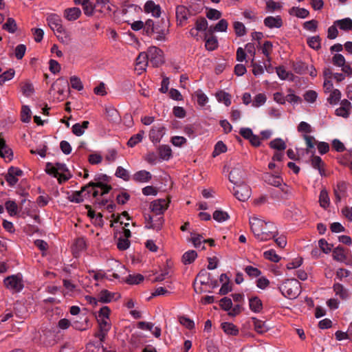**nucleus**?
Returning a JSON list of instances; mask_svg holds the SVG:
<instances>
[{"label": "nucleus", "instance_id": "nucleus-63", "mask_svg": "<svg viewBox=\"0 0 352 352\" xmlns=\"http://www.w3.org/2000/svg\"><path fill=\"white\" fill-rule=\"evenodd\" d=\"M21 120L23 122L28 123L30 121L31 110L27 105H23L21 109Z\"/></svg>", "mask_w": 352, "mask_h": 352}, {"label": "nucleus", "instance_id": "nucleus-8", "mask_svg": "<svg viewBox=\"0 0 352 352\" xmlns=\"http://www.w3.org/2000/svg\"><path fill=\"white\" fill-rule=\"evenodd\" d=\"M146 54L148 59L155 67H158L164 62L162 50L155 46L150 47Z\"/></svg>", "mask_w": 352, "mask_h": 352}, {"label": "nucleus", "instance_id": "nucleus-15", "mask_svg": "<svg viewBox=\"0 0 352 352\" xmlns=\"http://www.w3.org/2000/svg\"><path fill=\"white\" fill-rule=\"evenodd\" d=\"M168 203L164 199L153 201L151 204V210L157 215L162 214L167 209Z\"/></svg>", "mask_w": 352, "mask_h": 352}, {"label": "nucleus", "instance_id": "nucleus-12", "mask_svg": "<svg viewBox=\"0 0 352 352\" xmlns=\"http://www.w3.org/2000/svg\"><path fill=\"white\" fill-rule=\"evenodd\" d=\"M144 11L151 14L153 17L158 18L161 15V8L153 1H147L144 6Z\"/></svg>", "mask_w": 352, "mask_h": 352}, {"label": "nucleus", "instance_id": "nucleus-48", "mask_svg": "<svg viewBox=\"0 0 352 352\" xmlns=\"http://www.w3.org/2000/svg\"><path fill=\"white\" fill-rule=\"evenodd\" d=\"M341 96L340 91L338 89H334L331 91L328 98V101L331 104H336L340 101Z\"/></svg>", "mask_w": 352, "mask_h": 352}, {"label": "nucleus", "instance_id": "nucleus-28", "mask_svg": "<svg viewBox=\"0 0 352 352\" xmlns=\"http://www.w3.org/2000/svg\"><path fill=\"white\" fill-rule=\"evenodd\" d=\"M221 328L226 334L230 336H236L239 332L237 327L231 322H223L221 324Z\"/></svg>", "mask_w": 352, "mask_h": 352}, {"label": "nucleus", "instance_id": "nucleus-4", "mask_svg": "<svg viewBox=\"0 0 352 352\" xmlns=\"http://www.w3.org/2000/svg\"><path fill=\"white\" fill-rule=\"evenodd\" d=\"M279 289L282 294L289 299L296 298L301 292L300 283L295 278L286 280Z\"/></svg>", "mask_w": 352, "mask_h": 352}, {"label": "nucleus", "instance_id": "nucleus-44", "mask_svg": "<svg viewBox=\"0 0 352 352\" xmlns=\"http://www.w3.org/2000/svg\"><path fill=\"white\" fill-rule=\"evenodd\" d=\"M228 26V23L226 19H221L215 26L210 27V31L211 32H225L227 31Z\"/></svg>", "mask_w": 352, "mask_h": 352}, {"label": "nucleus", "instance_id": "nucleus-62", "mask_svg": "<svg viewBox=\"0 0 352 352\" xmlns=\"http://www.w3.org/2000/svg\"><path fill=\"white\" fill-rule=\"evenodd\" d=\"M276 73L278 76L281 80H291L292 74L289 72H287L283 67H276Z\"/></svg>", "mask_w": 352, "mask_h": 352}, {"label": "nucleus", "instance_id": "nucleus-55", "mask_svg": "<svg viewBox=\"0 0 352 352\" xmlns=\"http://www.w3.org/2000/svg\"><path fill=\"white\" fill-rule=\"evenodd\" d=\"M228 218V214L223 210H215L213 213V219L219 223L226 221Z\"/></svg>", "mask_w": 352, "mask_h": 352}, {"label": "nucleus", "instance_id": "nucleus-17", "mask_svg": "<svg viewBox=\"0 0 352 352\" xmlns=\"http://www.w3.org/2000/svg\"><path fill=\"white\" fill-rule=\"evenodd\" d=\"M245 175L244 170L240 166L234 167L230 173L229 179L234 185L243 182L241 179Z\"/></svg>", "mask_w": 352, "mask_h": 352}, {"label": "nucleus", "instance_id": "nucleus-54", "mask_svg": "<svg viewBox=\"0 0 352 352\" xmlns=\"http://www.w3.org/2000/svg\"><path fill=\"white\" fill-rule=\"evenodd\" d=\"M3 28L10 33H14L17 29V25L16 21L12 18H8Z\"/></svg>", "mask_w": 352, "mask_h": 352}, {"label": "nucleus", "instance_id": "nucleus-23", "mask_svg": "<svg viewBox=\"0 0 352 352\" xmlns=\"http://www.w3.org/2000/svg\"><path fill=\"white\" fill-rule=\"evenodd\" d=\"M80 14V10L76 7L66 9L64 12L65 17L68 21H75L78 19Z\"/></svg>", "mask_w": 352, "mask_h": 352}, {"label": "nucleus", "instance_id": "nucleus-27", "mask_svg": "<svg viewBox=\"0 0 352 352\" xmlns=\"http://www.w3.org/2000/svg\"><path fill=\"white\" fill-rule=\"evenodd\" d=\"M335 25L342 30L349 31L352 30V19L350 18H344L334 21Z\"/></svg>", "mask_w": 352, "mask_h": 352}, {"label": "nucleus", "instance_id": "nucleus-11", "mask_svg": "<svg viewBox=\"0 0 352 352\" xmlns=\"http://www.w3.org/2000/svg\"><path fill=\"white\" fill-rule=\"evenodd\" d=\"M111 265L115 269L112 268L111 270L109 271V272H112L111 274L107 275V277H109V278H111V277L116 279L120 278L122 275L126 274V269L123 265H122L118 261H112Z\"/></svg>", "mask_w": 352, "mask_h": 352}, {"label": "nucleus", "instance_id": "nucleus-13", "mask_svg": "<svg viewBox=\"0 0 352 352\" xmlns=\"http://www.w3.org/2000/svg\"><path fill=\"white\" fill-rule=\"evenodd\" d=\"M148 56L145 52H141L136 58L135 70L138 74H142L148 65Z\"/></svg>", "mask_w": 352, "mask_h": 352}, {"label": "nucleus", "instance_id": "nucleus-50", "mask_svg": "<svg viewBox=\"0 0 352 352\" xmlns=\"http://www.w3.org/2000/svg\"><path fill=\"white\" fill-rule=\"evenodd\" d=\"M307 44L314 50H318L321 47V39L319 36H314L307 38Z\"/></svg>", "mask_w": 352, "mask_h": 352}, {"label": "nucleus", "instance_id": "nucleus-22", "mask_svg": "<svg viewBox=\"0 0 352 352\" xmlns=\"http://www.w3.org/2000/svg\"><path fill=\"white\" fill-rule=\"evenodd\" d=\"M152 176L151 174L145 170H142L136 172L132 177L133 181L140 183L148 182Z\"/></svg>", "mask_w": 352, "mask_h": 352}, {"label": "nucleus", "instance_id": "nucleus-57", "mask_svg": "<svg viewBox=\"0 0 352 352\" xmlns=\"http://www.w3.org/2000/svg\"><path fill=\"white\" fill-rule=\"evenodd\" d=\"M98 6L96 3L92 2L89 0H87V2L84 3L83 6V10L84 13L87 16H91L94 13V10L95 8Z\"/></svg>", "mask_w": 352, "mask_h": 352}, {"label": "nucleus", "instance_id": "nucleus-25", "mask_svg": "<svg viewBox=\"0 0 352 352\" xmlns=\"http://www.w3.org/2000/svg\"><path fill=\"white\" fill-rule=\"evenodd\" d=\"M263 1L265 3V10L268 12L272 13L282 9L281 3L274 0H263Z\"/></svg>", "mask_w": 352, "mask_h": 352}, {"label": "nucleus", "instance_id": "nucleus-6", "mask_svg": "<svg viewBox=\"0 0 352 352\" xmlns=\"http://www.w3.org/2000/svg\"><path fill=\"white\" fill-rule=\"evenodd\" d=\"M111 188V186L99 182L97 184L90 183L83 187V190H87L88 194L91 193L94 197H96L98 195L102 196L108 193Z\"/></svg>", "mask_w": 352, "mask_h": 352}, {"label": "nucleus", "instance_id": "nucleus-5", "mask_svg": "<svg viewBox=\"0 0 352 352\" xmlns=\"http://www.w3.org/2000/svg\"><path fill=\"white\" fill-rule=\"evenodd\" d=\"M4 285L12 292H19L24 287L23 276L21 274L9 276L4 279Z\"/></svg>", "mask_w": 352, "mask_h": 352}, {"label": "nucleus", "instance_id": "nucleus-47", "mask_svg": "<svg viewBox=\"0 0 352 352\" xmlns=\"http://www.w3.org/2000/svg\"><path fill=\"white\" fill-rule=\"evenodd\" d=\"M144 135V131H141L139 133H138L137 134L131 136L127 142V145L129 147L135 146L137 144L142 142Z\"/></svg>", "mask_w": 352, "mask_h": 352}, {"label": "nucleus", "instance_id": "nucleus-49", "mask_svg": "<svg viewBox=\"0 0 352 352\" xmlns=\"http://www.w3.org/2000/svg\"><path fill=\"white\" fill-rule=\"evenodd\" d=\"M113 295L107 290H102L98 294V300L104 303L109 302L113 298Z\"/></svg>", "mask_w": 352, "mask_h": 352}, {"label": "nucleus", "instance_id": "nucleus-36", "mask_svg": "<svg viewBox=\"0 0 352 352\" xmlns=\"http://www.w3.org/2000/svg\"><path fill=\"white\" fill-rule=\"evenodd\" d=\"M303 138L307 146L306 152L307 153H311V154H314V147L316 144V140L314 137L309 135H303Z\"/></svg>", "mask_w": 352, "mask_h": 352}, {"label": "nucleus", "instance_id": "nucleus-38", "mask_svg": "<svg viewBox=\"0 0 352 352\" xmlns=\"http://www.w3.org/2000/svg\"><path fill=\"white\" fill-rule=\"evenodd\" d=\"M215 96L218 102H223L227 107L231 104V96L228 93L220 91Z\"/></svg>", "mask_w": 352, "mask_h": 352}, {"label": "nucleus", "instance_id": "nucleus-32", "mask_svg": "<svg viewBox=\"0 0 352 352\" xmlns=\"http://www.w3.org/2000/svg\"><path fill=\"white\" fill-rule=\"evenodd\" d=\"M158 152L160 158L162 160L167 161L172 157V150L168 145H161L158 148Z\"/></svg>", "mask_w": 352, "mask_h": 352}, {"label": "nucleus", "instance_id": "nucleus-21", "mask_svg": "<svg viewBox=\"0 0 352 352\" xmlns=\"http://www.w3.org/2000/svg\"><path fill=\"white\" fill-rule=\"evenodd\" d=\"M63 284L64 288L66 290L65 295L74 296L76 294L79 293V289L77 288V286L72 280L68 279H63Z\"/></svg>", "mask_w": 352, "mask_h": 352}, {"label": "nucleus", "instance_id": "nucleus-43", "mask_svg": "<svg viewBox=\"0 0 352 352\" xmlns=\"http://www.w3.org/2000/svg\"><path fill=\"white\" fill-rule=\"evenodd\" d=\"M333 257L335 260L343 262L346 260L344 250L341 247H337L333 250Z\"/></svg>", "mask_w": 352, "mask_h": 352}, {"label": "nucleus", "instance_id": "nucleus-3", "mask_svg": "<svg viewBox=\"0 0 352 352\" xmlns=\"http://www.w3.org/2000/svg\"><path fill=\"white\" fill-rule=\"evenodd\" d=\"M45 171L47 174L58 178L59 183H62L68 180L71 175L68 171V168L64 164H53L48 162L46 164Z\"/></svg>", "mask_w": 352, "mask_h": 352}, {"label": "nucleus", "instance_id": "nucleus-33", "mask_svg": "<svg viewBox=\"0 0 352 352\" xmlns=\"http://www.w3.org/2000/svg\"><path fill=\"white\" fill-rule=\"evenodd\" d=\"M311 164L313 168L318 170L321 175H324V171L322 168L324 166V162H322L321 157L319 156H315L314 154H311Z\"/></svg>", "mask_w": 352, "mask_h": 352}, {"label": "nucleus", "instance_id": "nucleus-39", "mask_svg": "<svg viewBox=\"0 0 352 352\" xmlns=\"http://www.w3.org/2000/svg\"><path fill=\"white\" fill-rule=\"evenodd\" d=\"M188 10L184 6H178L176 8V16L180 22L185 21L188 19Z\"/></svg>", "mask_w": 352, "mask_h": 352}, {"label": "nucleus", "instance_id": "nucleus-41", "mask_svg": "<svg viewBox=\"0 0 352 352\" xmlns=\"http://www.w3.org/2000/svg\"><path fill=\"white\" fill-rule=\"evenodd\" d=\"M333 291L337 296H339L342 299H346L349 296L348 291L340 283L334 284Z\"/></svg>", "mask_w": 352, "mask_h": 352}, {"label": "nucleus", "instance_id": "nucleus-14", "mask_svg": "<svg viewBox=\"0 0 352 352\" xmlns=\"http://www.w3.org/2000/svg\"><path fill=\"white\" fill-rule=\"evenodd\" d=\"M63 82L64 86L67 85V81L63 78H60L57 80V81L54 83L52 85V88L50 90V94H52L54 96H55L56 94L58 95V96L56 97V98L59 100H62L63 99V97H62L64 94L65 89L63 87H62L61 85L59 84V82Z\"/></svg>", "mask_w": 352, "mask_h": 352}, {"label": "nucleus", "instance_id": "nucleus-2", "mask_svg": "<svg viewBox=\"0 0 352 352\" xmlns=\"http://www.w3.org/2000/svg\"><path fill=\"white\" fill-rule=\"evenodd\" d=\"M144 31L148 36L158 41H166L169 34L168 27L164 23H155L151 19L146 21Z\"/></svg>", "mask_w": 352, "mask_h": 352}, {"label": "nucleus", "instance_id": "nucleus-1", "mask_svg": "<svg viewBox=\"0 0 352 352\" xmlns=\"http://www.w3.org/2000/svg\"><path fill=\"white\" fill-rule=\"evenodd\" d=\"M249 221L252 232L260 241L270 240L278 234L276 227L272 222H265L256 216L250 217Z\"/></svg>", "mask_w": 352, "mask_h": 352}, {"label": "nucleus", "instance_id": "nucleus-61", "mask_svg": "<svg viewBox=\"0 0 352 352\" xmlns=\"http://www.w3.org/2000/svg\"><path fill=\"white\" fill-rule=\"evenodd\" d=\"M206 48L209 51L215 50L218 46V41L215 36H210L206 40Z\"/></svg>", "mask_w": 352, "mask_h": 352}, {"label": "nucleus", "instance_id": "nucleus-42", "mask_svg": "<svg viewBox=\"0 0 352 352\" xmlns=\"http://www.w3.org/2000/svg\"><path fill=\"white\" fill-rule=\"evenodd\" d=\"M47 21L52 30L56 29L57 31L62 30V26L60 23V21L58 16L51 15L47 18Z\"/></svg>", "mask_w": 352, "mask_h": 352}, {"label": "nucleus", "instance_id": "nucleus-20", "mask_svg": "<svg viewBox=\"0 0 352 352\" xmlns=\"http://www.w3.org/2000/svg\"><path fill=\"white\" fill-rule=\"evenodd\" d=\"M351 107V102L347 100H343L341 102V107L336 109V114L338 116H340L346 118L349 116L350 109Z\"/></svg>", "mask_w": 352, "mask_h": 352}, {"label": "nucleus", "instance_id": "nucleus-60", "mask_svg": "<svg viewBox=\"0 0 352 352\" xmlns=\"http://www.w3.org/2000/svg\"><path fill=\"white\" fill-rule=\"evenodd\" d=\"M298 131L303 135H308L312 132V128L309 124L306 122H300L298 126Z\"/></svg>", "mask_w": 352, "mask_h": 352}, {"label": "nucleus", "instance_id": "nucleus-19", "mask_svg": "<svg viewBox=\"0 0 352 352\" xmlns=\"http://www.w3.org/2000/svg\"><path fill=\"white\" fill-rule=\"evenodd\" d=\"M164 223V219L161 216L150 217L146 227L147 228H152L156 230H160L162 228Z\"/></svg>", "mask_w": 352, "mask_h": 352}, {"label": "nucleus", "instance_id": "nucleus-59", "mask_svg": "<svg viewBox=\"0 0 352 352\" xmlns=\"http://www.w3.org/2000/svg\"><path fill=\"white\" fill-rule=\"evenodd\" d=\"M15 72L10 69L0 75V85L4 84L6 81L12 79L14 76Z\"/></svg>", "mask_w": 352, "mask_h": 352}, {"label": "nucleus", "instance_id": "nucleus-51", "mask_svg": "<svg viewBox=\"0 0 352 352\" xmlns=\"http://www.w3.org/2000/svg\"><path fill=\"white\" fill-rule=\"evenodd\" d=\"M252 320L254 322V330L256 332L259 333H263L266 331L267 327H265V322L260 320L256 318H252Z\"/></svg>", "mask_w": 352, "mask_h": 352}, {"label": "nucleus", "instance_id": "nucleus-26", "mask_svg": "<svg viewBox=\"0 0 352 352\" xmlns=\"http://www.w3.org/2000/svg\"><path fill=\"white\" fill-rule=\"evenodd\" d=\"M250 309L254 313H259L263 309V304L258 297H252L249 300Z\"/></svg>", "mask_w": 352, "mask_h": 352}, {"label": "nucleus", "instance_id": "nucleus-37", "mask_svg": "<svg viewBox=\"0 0 352 352\" xmlns=\"http://www.w3.org/2000/svg\"><path fill=\"white\" fill-rule=\"evenodd\" d=\"M191 241L196 248L205 249V246L202 245L206 243V239L203 236L196 233H191Z\"/></svg>", "mask_w": 352, "mask_h": 352}, {"label": "nucleus", "instance_id": "nucleus-52", "mask_svg": "<svg viewBox=\"0 0 352 352\" xmlns=\"http://www.w3.org/2000/svg\"><path fill=\"white\" fill-rule=\"evenodd\" d=\"M71 87L78 91L83 89V84L79 77L76 76H72L69 78Z\"/></svg>", "mask_w": 352, "mask_h": 352}, {"label": "nucleus", "instance_id": "nucleus-40", "mask_svg": "<svg viewBox=\"0 0 352 352\" xmlns=\"http://www.w3.org/2000/svg\"><path fill=\"white\" fill-rule=\"evenodd\" d=\"M267 96L265 94H256L252 100V107L258 108L265 104Z\"/></svg>", "mask_w": 352, "mask_h": 352}, {"label": "nucleus", "instance_id": "nucleus-34", "mask_svg": "<svg viewBox=\"0 0 352 352\" xmlns=\"http://www.w3.org/2000/svg\"><path fill=\"white\" fill-rule=\"evenodd\" d=\"M319 204L320 206L324 209L329 206L330 199L328 195V192L325 188L322 189L320 192Z\"/></svg>", "mask_w": 352, "mask_h": 352}, {"label": "nucleus", "instance_id": "nucleus-46", "mask_svg": "<svg viewBox=\"0 0 352 352\" xmlns=\"http://www.w3.org/2000/svg\"><path fill=\"white\" fill-rule=\"evenodd\" d=\"M270 147L278 151H284L286 148V144L281 138H276L270 142Z\"/></svg>", "mask_w": 352, "mask_h": 352}, {"label": "nucleus", "instance_id": "nucleus-7", "mask_svg": "<svg viewBox=\"0 0 352 352\" xmlns=\"http://www.w3.org/2000/svg\"><path fill=\"white\" fill-rule=\"evenodd\" d=\"M234 195L241 201H247L252 195V190L248 185L241 182L234 185Z\"/></svg>", "mask_w": 352, "mask_h": 352}, {"label": "nucleus", "instance_id": "nucleus-10", "mask_svg": "<svg viewBox=\"0 0 352 352\" xmlns=\"http://www.w3.org/2000/svg\"><path fill=\"white\" fill-rule=\"evenodd\" d=\"M23 175V171L19 168L11 166L8 168L5 179L10 186H14L19 181V177Z\"/></svg>", "mask_w": 352, "mask_h": 352}, {"label": "nucleus", "instance_id": "nucleus-18", "mask_svg": "<svg viewBox=\"0 0 352 352\" xmlns=\"http://www.w3.org/2000/svg\"><path fill=\"white\" fill-rule=\"evenodd\" d=\"M0 156L4 159L6 162H10L13 158L12 151L6 144L5 140L0 138Z\"/></svg>", "mask_w": 352, "mask_h": 352}, {"label": "nucleus", "instance_id": "nucleus-24", "mask_svg": "<svg viewBox=\"0 0 352 352\" xmlns=\"http://www.w3.org/2000/svg\"><path fill=\"white\" fill-rule=\"evenodd\" d=\"M163 136V129L161 127H153L150 131L149 138L153 143H157Z\"/></svg>", "mask_w": 352, "mask_h": 352}, {"label": "nucleus", "instance_id": "nucleus-16", "mask_svg": "<svg viewBox=\"0 0 352 352\" xmlns=\"http://www.w3.org/2000/svg\"><path fill=\"white\" fill-rule=\"evenodd\" d=\"M264 25L270 28H280L283 25V20L280 16H269L263 20Z\"/></svg>", "mask_w": 352, "mask_h": 352}, {"label": "nucleus", "instance_id": "nucleus-29", "mask_svg": "<svg viewBox=\"0 0 352 352\" xmlns=\"http://www.w3.org/2000/svg\"><path fill=\"white\" fill-rule=\"evenodd\" d=\"M289 13L291 15L300 19H305L309 14V12L307 9L298 7L292 8L289 11Z\"/></svg>", "mask_w": 352, "mask_h": 352}, {"label": "nucleus", "instance_id": "nucleus-56", "mask_svg": "<svg viewBox=\"0 0 352 352\" xmlns=\"http://www.w3.org/2000/svg\"><path fill=\"white\" fill-rule=\"evenodd\" d=\"M195 95L199 105L204 107L208 102V98L201 90L195 91Z\"/></svg>", "mask_w": 352, "mask_h": 352}, {"label": "nucleus", "instance_id": "nucleus-30", "mask_svg": "<svg viewBox=\"0 0 352 352\" xmlns=\"http://www.w3.org/2000/svg\"><path fill=\"white\" fill-rule=\"evenodd\" d=\"M346 190V184L344 182H339L334 188L335 202L337 204L341 201Z\"/></svg>", "mask_w": 352, "mask_h": 352}, {"label": "nucleus", "instance_id": "nucleus-58", "mask_svg": "<svg viewBox=\"0 0 352 352\" xmlns=\"http://www.w3.org/2000/svg\"><path fill=\"white\" fill-rule=\"evenodd\" d=\"M144 280V276L140 274H129L126 282L130 285L138 284Z\"/></svg>", "mask_w": 352, "mask_h": 352}, {"label": "nucleus", "instance_id": "nucleus-64", "mask_svg": "<svg viewBox=\"0 0 352 352\" xmlns=\"http://www.w3.org/2000/svg\"><path fill=\"white\" fill-rule=\"evenodd\" d=\"M227 151V147L226 144L221 142L219 141L214 146V149L212 153L213 157H216L221 153H225Z\"/></svg>", "mask_w": 352, "mask_h": 352}, {"label": "nucleus", "instance_id": "nucleus-35", "mask_svg": "<svg viewBox=\"0 0 352 352\" xmlns=\"http://www.w3.org/2000/svg\"><path fill=\"white\" fill-rule=\"evenodd\" d=\"M5 208L11 217L16 216L19 213V208L13 200H8L5 203Z\"/></svg>", "mask_w": 352, "mask_h": 352}, {"label": "nucleus", "instance_id": "nucleus-53", "mask_svg": "<svg viewBox=\"0 0 352 352\" xmlns=\"http://www.w3.org/2000/svg\"><path fill=\"white\" fill-rule=\"evenodd\" d=\"M263 256L265 259L274 263H278L280 260V256H278L274 250L264 252Z\"/></svg>", "mask_w": 352, "mask_h": 352}, {"label": "nucleus", "instance_id": "nucleus-31", "mask_svg": "<svg viewBox=\"0 0 352 352\" xmlns=\"http://www.w3.org/2000/svg\"><path fill=\"white\" fill-rule=\"evenodd\" d=\"M89 122L88 121H83L82 123H76L72 126V132L77 136H81L85 129L89 126Z\"/></svg>", "mask_w": 352, "mask_h": 352}, {"label": "nucleus", "instance_id": "nucleus-45", "mask_svg": "<svg viewBox=\"0 0 352 352\" xmlns=\"http://www.w3.org/2000/svg\"><path fill=\"white\" fill-rule=\"evenodd\" d=\"M197 254L195 250H189L185 252L182 256L183 263L185 265L192 263L197 258Z\"/></svg>", "mask_w": 352, "mask_h": 352}, {"label": "nucleus", "instance_id": "nucleus-9", "mask_svg": "<svg viewBox=\"0 0 352 352\" xmlns=\"http://www.w3.org/2000/svg\"><path fill=\"white\" fill-rule=\"evenodd\" d=\"M264 180L267 184L279 188L284 192H287V186L283 182L280 175L266 173L264 175Z\"/></svg>", "mask_w": 352, "mask_h": 352}]
</instances>
